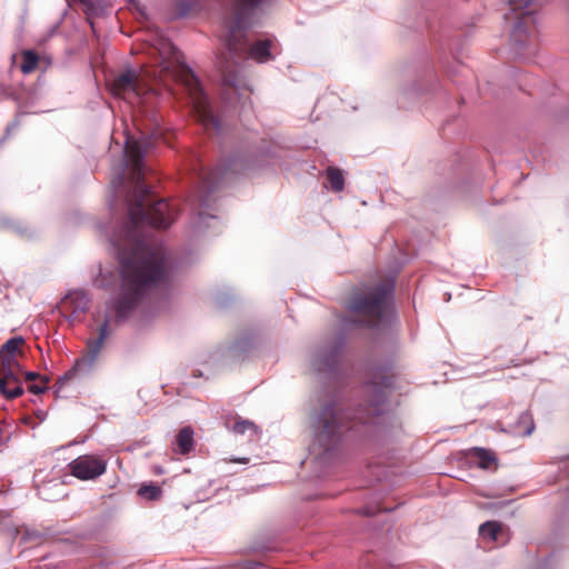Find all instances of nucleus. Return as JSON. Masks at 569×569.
I'll return each mask as SVG.
<instances>
[{"label": "nucleus", "mask_w": 569, "mask_h": 569, "mask_svg": "<svg viewBox=\"0 0 569 569\" xmlns=\"http://www.w3.org/2000/svg\"><path fill=\"white\" fill-rule=\"evenodd\" d=\"M150 146L149 139L143 137L139 140L128 138L124 147L136 184L127 198L128 221L112 238L119 251H132L120 261L121 287L112 305L117 321L124 320L150 290L170 279V260L166 249L161 246H148L140 232L143 224L166 229L176 217L174 208L164 199L156 201L142 180V156Z\"/></svg>", "instance_id": "1"}, {"label": "nucleus", "mask_w": 569, "mask_h": 569, "mask_svg": "<svg viewBox=\"0 0 569 569\" xmlns=\"http://www.w3.org/2000/svg\"><path fill=\"white\" fill-rule=\"evenodd\" d=\"M395 375L377 372L366 385L369 406L358 409L357 415L346 410L341 402L330 400L320 407L313 421L315 443L325 451L331 449L348 430L353 429L358 422L367 423L375 416L383 411L387 391L395 388Z\"/></svg>", "instance_id": "2"}, {"label": "nucleus", "mask_w": 569, "mask_h": 569, "mask_svg": "<svg viewBox=\"0 0 569 569\" xmlns=\"http://www.w3.org/2000/svg\"><path fill=\"white\" fill-rule=\"evenodd\" d=\"M266 0H227L228 14L224 18L227 33L223 44L227 52L219 57V69L222 73V83L227 90H233L242 94L248 90L236 70V64L247 51V39L244 31L251 24L253 12L261 7Z\"/></svg>", "instance_id": "3"}, {"label": "nucleus", "mask_w": 569, "mask_h": 569, "mask_svg": "<svg viewBox=\"0 0 569 569\" xmlns=\"http://www.w3.org/2000/svg\"><path fill=\"white\" fill-rule=\"evenodd\" d=\"M392 286L381 282L356 293L350 301L352 321L373 328L380 325L390 313Z\"/></svg>", "instance_id": "4"}, {"label": "nucleus", "mask_w": 569, "mask_h": 569, "mask_svg": "<svg viewBox=\"0 0 569 569\" xmlns=\"http://www.w3.org/2000/svg\"><path fill=\"white\" fill-rule=\"evenodd\" d=\"M512 18L517 20L512 31L516 50L519 53H535L537 49L536 10L532 0H509Z\"/></svg>", "instance_id": "5"}, {"label": "nucleus", "mask_w": 569, "mask_h": 569, "mask_svg": "<svg viewBox=\"0 0 569 569\" xmlns=\"http://www.w3.org/2000/svg\"><path fill=\"white\" fill-rule=\"evenodd\" d=\"M180 78L188 91L197 120L206 130H218L220 126L219 119L213 114L198 78L186 67L181 69Z\"/></svg>", "instance_id": "6"}, {"label": "nucleus", "mask_w": 569, "mask_h": 569, "mask_svg": "<svg viewBox=\"0 0 569 569\" xmlns=\"http://www.w3.org/2000/svg\"><path fill=\"white\" fill-rule=\"evenodd\" d=\"M109 320L106 319L99 328L98 337L89 339L87 342V355L76 360L73 367L68 370L58 382L63 385L81 373L89 372L96 362L97 356L103 347L106 339L109 337Z\"/></svg>", "instance_id": "7"}, {"label": "nucleus", "mask_w": 569, "mask_h": 569, "mask_svg": "<svg viewBox=\"0 0 569 569\" xmlns=\"http://www.w3.org/2000/svg\"><path fill=\"white\" fill-rule=\"evenodd\" d=\"M16 368H19V363L14 357L0 351V391L7 399H16L23 395Z\"/></svg>", "instance_id": "8"}, {"label": "nucleus", "mask_w": 569, "mask_h": 569, "mask_svg": "<svg viewBox=\"0 0 569 569\" xmlns=\"http://www.w3.org/2000/svg\"><path fill=\"white\" fill-rule=\"evenodd\" d=\"M68 468L80 480H93L106 472L107 461L94 455H83L72 460Z\"/></svg>", "instance_id": "9"}, {"label": "nucleus", "mask_w": 569, "mask_h": 569, "mask_svg": "<svg viewBox=\"0 0 569 569\" xmlns=\"http://www.w3.org/2000/svg\"><path fill=\"white\" fill-rule=\"evenodd\" d=\"M111 91L118 97H126L130 93L138 97L144 92V88L141 86L139 74L133 70H127L113 79Z\"/></svg>", "instance_id": "10"}, {"label": "nucleus", "mask_w": 569, "mask_h": 569, "mask_svg": "<svg viewBox=\"0 0 569 569\" xmlns=\"http://www.w3.org/2000/svg\"><path fill=\"white\" fill-rule=\"evenodd\" d=\"M466 456L481 469L496 470L498 468V459L492 450L473 447L467 451Z\"/></svg>", "instance_id": "11"}, {"label": "nucleus", "mask_w": 569, "mask_h": 569, "mask_svg": "<svg viewBox=\"0 0 569 569\" xmlns=\"http://www.w3.org/2000/svg\"><path fill=\"white\" fill-rule=\"evenodd\" d=\"M62 309L73 315L84 313L89 308V298L84 291L69 292L61 302Z\"/></svg>", "instance_id": "12"}, {"label": "nucleus", "mask_w": 569, "mask_h": 569, "mask_svg": "<svg viewBox=\"0 0 569 569\" xmlns=\"http://www.w3.org/2000/svg\"><path fill=\"white\" fill-rule=\"evenodd\" d=\"M193 448V430L190 427H184L177 435L173 449L181 455H188Z\"/></svg>", "instance_id": "13"}, {"label": "nucleus", "mask_w": 569, "mask_h": 569, "mask_svg": "<svg viewBox=\"0 0 569 569\" xmlns=\"http://www.w3.org/2000/svg\"><path fill=\"white\" fill-rule=\"evenodd\" d=\"M271 47V40H258L250 47L248 54L258 62H267L272 59V54L270 52Z\"/></svg>", "instance_id": "14"}, {"label": "nucleus", "mask_w": 569, "mask_h": 569, "mask_svg": "<svg viewBox=\"0 0 569 569\" xmlns=\"http://www.w3.org/2000/svg\"><path fill=\"white\" fill-rule=\"evenodd\" d=\"M339 351L338 349H333L329 352V355H323L322 352L317 356L315 361V367L318 371L330 370L338 362Z\"/></svg>", "instance_id": "15"}, {"label": "nucleus", "mask_w": 569, "mask_h": 569, "mask_svg": "<svg viewBox=\"0 0 569 569\" xmlns=\"http://www.w3.org/2000/svg\"><path fill=\"white\" fill-rule=\"evenodd\" d=\"M501 531L502 527L497 521H487L479 528L480 536L489 541H497Z\"/></svg>", "instance_id": "16"}, {"label": "nucleus", "mask_w": 569, "mask_h": 569, "mask_svg": "<svg viewBox=\"0 0 569 569\" xmlns=\"http://www.w3.org/2000/svg\"><path fill=\"white\" fill-rule=\"evenodd\" d=\"M327 179L330 183V187L333 191L340 192L343 190L345 178L342 171L336 167H329L327 169Z\"/></svg>", "instance_id": "17"}, {"label": "nucleus", "mask_w": 569, "mask_h": 569, "mask_svg": "<svg viewBox=\"0 0 569 569\" xmlns=\"http://www.w3.org/2000/svg\"><path fill=\"white\" fill-rule=\"evenodd\" d=\"M39 62L38 54L32 50H26L22 52L21 71L26 74L33 72Z\"/></svg>", "instance_id": "18"}, {"label": "nucleus", "mask_w": 569, "mask_h": 569, "mask_svg": "<svg viewBox=\"0 0 569 569\" xmlns=\"http://www.w3.org/2000/svg\"><path fill=\"white\" fill-rule=\"evenodd\" d=\"M139 496L148 500H158L161 497V488L156 485H142L138 491Z\"/></svg>", "instance_id": "19"}, {"label": "nucleus", "mask_w": 569, "mask_h": 569, "mask_svg": "<svg viewBox=\"0 0 569 569\" xmlns=\"http://www.w3.org/2000/svg\"><path fill=\"white\" fill-rule=\"evenodd\" d=\"M232 430L234 433H239V435H243L247 431H251L254 435L257 433L256 425L249 420H242V419H239L234 422Z\"/></svg>", "instance_id": "20"}, {"label": "nucleus", "mask_w": 569, "mask_h": 569, "mask_svg": "<svg viewBox=\"0 0 569 569\" xmlns=\"http://www.w3.org/2000/svg\"><path fill=\"white\" fill-rule=\"evenodd\" d=\"M22 343V338H11L4 345H2L0 351L6 352L8 355H12L14 357V353L18 351Z\"/></svg>", "instance_id": "21"}, {"label": "nucleus", "mask_w": 569, "mask_h": 569, "mask_svg": "<svg viewBox=\"0 0 569 569\" xmlns=\"http://www.w3.org/2000/svg\"><path fill=\"white\" fill-rule=\"evenodd\" d=\"M48 383H49V378L48 377H42L40 379V383H30L28 389L30 392L34 393V395H40V393H43L47 389H48Z\"/></svg>", "instance_id": "22"}, {"label": "nucleus", "mask_w": 569, "mask_h": 569, "mask_svg": "<svg viewBox=\"0 0 569 569\" xmlns=\"http://www.w3.org/2000/svg\"><path fill=\"white\" fill-rule=\"evenodd\" d=\"M250 166L246 162H243V160L241 159H232L227 168V170L231 171V172H237V173H240L242 172L244 169L249 168Z\"/></svg>", "instance_id": "23"}, {"label": "nucleus", "mask_w": 569, "mask_h": 569, "mask_svg": "<svg viewBox=\"0 0 569 569\" xmlns=\"http://www.w3.org/2000/svg\"><path fill=\"white\" fill-rule=\"evenodd\" d=\"M42 377L43 376H41V375H39L37 372H33V371H28L24 375L26 380L29 381V382H33V381H36L38 379L40 380Z\"/></svg>", "instance_id": "24"}, {"label": "nucleus", "mask_w": 569, "mask_h": 569, "mask_svg": "<svg viewBox=\"0 0 569 569\" xmlns=\"http://www.w3.org/2000/svg\"><path fill=\"white\" fill-rule=\"evenodd\" d=\"M237 461H238V462H240V463H247V462H248V459H247V458H244V459H240V460H237Z\"/></svg>", "instance_id": "25"}, {"label": "nucleus", "mask_w": 569, "mask_h": 569, "mask_svg": "<svg viewBox=\"0 0 569 569\" xmlns=\"http://www.w3.org/2000/svg\"><path fill=\"white\" fill-rule=\"evenodd\" d=\"M153 137H154V139H159V133L158 132L153 133Z\"/></svg>", "instance_id": "26"}, {"label": "nucleus", "mask_w": 569, "mask_h": 569, "mask_svg": "<svg viewBox=\"0 0 569 569\" xmlns=\"http://www.w3.org/2000/svg\"><path fill=\"white\" fill-rule=\"evenodd\" d=\"M14 386H16L14 383H10V385H9V389H13V388H14Z\"/></svg>", "instance_id": "27"}]
</instances>
